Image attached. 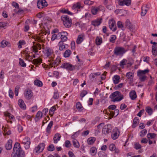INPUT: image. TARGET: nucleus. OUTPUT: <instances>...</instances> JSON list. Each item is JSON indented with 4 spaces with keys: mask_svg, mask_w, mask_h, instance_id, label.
<instances>
[{
    "mask_svg": "<svg viewBox=\"0 0 157 157\" xmlns=\"http://www.w3.org/2000/svg\"><path fill=\"white\" fill-rule=\"evenodd\" d=\"M61 137V136L60 134L56 133L55 134L53 138L54 143L55 144L57 143L60 140Z\"/></svg>",
    "mask_w": 157,
    "mask_h": 157,
    "instance_id": "nucleus-25",
    "label": "nucleus"
},
{
    "mask_svg": "<svg viewBox=\"0 0 157 157\" xmlns=\"http://www.w3.org/2000/svg\"><path fill=\"white\" fill-rule=\"evenodd\" d=\"M34 85L37 86L41 87L43 83L41 81L38 79L35 80L34 82Z\"/></svg>",
    "mask_w": 157,
    "mask_h": 157,
    "instance_id": "nucleus-37",
    "label": "nucleus"
},
{
    "mask_svg": "<svg viewBox=\"0 0 157 157\" xmlns=\"http://www.w3.org/2000/svg\"><path fill=\"white\" fill-rule=\"evenodd\" d=\"M119 110L117 109L115 110L114 111H110L109 115L111 116V117L109 119H111L114 116H115L116 117L119 114Z\"/></svg>",
    "mask_w": 157,
    "mask_h": 157,
    "instance_id": "nucleus-30",
    "label": "nucleus"
},
{
    "mask_svg": "<svg viewBox=\"0 0 157 157\" xmlns=\"http://www.w3.org/2000/svg\"><path fill=\"white\" fill-rule=\"evenodd\" d=\"M104 8L103 6L100 5L98 7L92 6L91 9V12L93 15H96L100 11L104 10Z\"/></svg>",
    "mask_w": 157,
    "mask_h": 157,
    "instance_id": "nucleus-7",
    "label": "nucleus"
},
{
    "mask_svg": "<svg viewBox=\"0 0 157 157\" xmlns=\"http://www.w3.org/2000/svg\"><path fill=\"white\" fill-rule=\"evenodd\" d=\"M134 148L136 149H139L141 147V145L138 143H136L134 144Z\"/></svg>",
    "mask_w": 157,
    "mask_h": 157,
    "instance_id": "nucleus-57",
    "label": "nucleus"
},
{
    "mask_svg": "<svg viewBox=\"0 0 157 157\" xmlns=\"http://www.w3.org/2000/svg\"><path fill=\"white\" fill-rule=\"evenodd\" d=\"M6 23L4 22H0V29L5 28L6 26Z\"/></svg>",
    "mask_w": 157,
    "mask_h": 157,
    "instance_id": "nucleus-64",
    "label": "nucleus"
},
{
    "mask_svg": "<svg viewBox=\"0 0 157 157\" xmlns=\"http://www.w3.org/2000/svg\"><path fill=\"white\" fill-rule=\"evenodd\" d=\"M5 115L6 117H8L10 120L9 122L11 124L12 123V121H15V118H14V116L9 113H5Z\"/></svg>",
    "mask_w": 157,
    "mask_h": 157,
    "instance_id": "nucleus-22",
    "label": "nucleus"
},
{
    "mask_svg": "<svg viewBox=\"0 0 157 157\" xmlns=\"http://www.w3.org/2000/svg\"><path fill=\"white\" fill-rule=\"evenodd\" d=\"M76 67H77V66L76 65V66H74L69 63H65L62 64L61 66H60V67L65 69L67 70L72 71L74 69H75Z\"/></svg>",
    "mask_w": 157,
    "mask_h": 157,
    "instance_id": "nucleus-8",
    "label": "nucleus"
},
{
    "mask_svg": "<svg viewBox=\"0 0 157 157\" xmlns=\"http://www.w3.org/2000/svg\"><path fill=\"white\" fill-rule=\"evenodd\" d=\"M76 107L79 111H81L83 107L80 102H78L76 104Z\"/></svg>",
    "mask_w": 157,
    "mask_h": 157,
    "instance_id": "nucleus-45",
    "label": "nucleus"
},
{
    "mask_svg": "<svg viewBox=\"0 0 157 157\" xmlns=\"http://www.w3.org/2000/svg\"><path fill=\"white\" fill-rule=\"evenodd\" d=\"M153 43L154 44L152 46V52L153 55H156L157 52L156 47L157 43L155 42H154Z\"/></svg>",
    "mask_w": 157,
    "mask_h": 157,
    "instance_id": "nucleus-26",
    "label": "nucleus"
},
{
    "mask_svg": "<svg viewBox=\"0 0 157 157\" xmlns=\"http://www.w3.org/2000/svg\"><path fill=\"white\" fill-rule=\"evenodd\" d=\"M52 59L51 60V59L48 60L49 62L52 67H53L54 66H57L59 65L61 62L60 58L59 56H58L55 60H52Z\"/></svg>",
    "mask_w": 157,
    "mask_h": 157,
    "instance_id": "nucleus-14",
    "label": "nucleus"
},
{
    "mask_svg": "<svg viewBox=\"0 0 157 157\" xmlns=\"http://www.w3.org/2000/svg\"><path fill=\"white\" fill-rule=\"evenodd\" d=\"M111 125L110 124H107L104 126L102 130V133L105 135L108 134L111 132Z\"/></svg>",
    "mask_w": 157,
    "mask_h": 157,
    "instance_id": "nucleus-16",
    "label": "nucleus"
},
{
    "mask_svg": "<svg viewBox=\"0 0 157 157\" xmlns=\"http://www.w3.org/2000/svg\"><path fill=\"white\" fill-rule=\"evenodd\" d=\"M109 97L112 99V101L115 102L121 101L123 99L124 96L120 92L116 91L112 93Z\"/></svg>",
    "mask_w": 157,
    "mask_h": 157,
    "instance_id": "nucleus-2",
    "label": "nucleus"
},
{
    "mask_svg": "<svg viewBox=\"0 0 157 157\" xmlns=\"http://www.w3.org/2000/svg\"><path fill=\"white\" fill-rule=\"evenodd\" d=\"M120 79V76L117 75H115L113 77V83L115 84H118L119 82V79Z\"/></svg>",
    "mask_w": 157,
    "mask_h": 157,
    "instance_id": "nucleus-31",
    "label": "nucleus"
},
{
    "mask_svg": "<svg viewBox=\"0 0 157 157\" xmlns=\"http://www.w3.org/2000/svg\"><path fill=\"white\" fill-rule=\"evenodd\" d=\"M9 43L5 40H2L0 44V47L5 48L7 46H9Z\"/></svg>",
    "mask_w": 157,
    "mask_h": 157,
    "instance_id": "nucleus-36",
    "label": "nucleus"
},
{
    "mask_svg": "<svg viewBox=\"0 0 157 157\" xmlns=\"http://www.w3.org/2000/svg\"><path fill=\"white\" fill-rule=\"evenodd\" d=\"M58 46L60 51H63L65 48H67L68 47V45L66 44L64 45L63 42L62 41H59L58 44Z\"/></svg>",
    "mask_w": 157,
    "mask_h": 157,
    "instance_id": "nucleus-20",
    "label": "nucleus"
},
{
    "mask_svg": "<svg viewBox=\"0 0 157 157\" xmlns=\"http://www.w3.org/2000/svg\"><path fill=\"white\" fill-rule=\"evenodd\" d=\"M85 38L84 35L82 34L79 35L78 36V38L76 40V43L78 44H80L83 40Z\"/></svg>",
    "mask_w": 157,
    "mask_h": 157,
    "instance_id": "nucleus-21",
    "label": "nucleus"
},
{
    "mask_svg": "<svg viewBox=\"0 0 157 157\" xmlns=\"http://www.w3.org/2000/svg\"><path fill=\"white\" fill-rule=\"evenodd\" d=\"M43 37H41L40 36V35L37 36H36L35 39L36 40V41H37L38 42H41L42 40V38Z\"/></svg>",
    "mask_w": 157,
    "mask_h": 157,
    "instance_id": "nucleus-62",
    "label": "nucleus"
},
{
    "mask_svg": "<svg viewBox=\"0 0 157 157\" xmlns=\"http://www.w3.org/2000/svg\"><path fill=\"white\" fill-rule=\"evenodd\" d=\"M126 63H127V60L124 59L120 62L119 64L121 68H123L124 67V65H126Z\"/></svg>",
    "mask_w": 157,
    "mask_h": 157,
    "instance_id": "nucleus-43",
    "label": "nucleus"
},
{
    "mask_svg": "<svg viewBox=\"0 0 157 157\" xmlns=\"http://www.w3.org/2000/svg\"><path fill=\"white\" fill-rule=\"evenodd\" d=\"M96 138L94 137H90L88 138L87 142L88 144H93L96 140Z\"/></svg>",
    "mask_w": 157,
    "mask_h": 157,
    "instance_id": "nucleus-35",
    "label": "nucleus"
},
{
    "mask_svg": "<svg viewBox=\"0 0 157 157\" xmlns=\"http://www.w3.org/2000/svg\"><path fill=\"white\" fill-rule=\"evenodd\" d=\"M149 71V70L148 69H145L144 70H139L137 71V76L139 77L140 81L144 82L145 81L147 77L146 75V74L148 73Z\"/></svg>",
    "mask_w": 157,
    "mask_h": 157,
    "instance_id": "nucleus-4",
    "label": "nucleus"
},
{
    "mask_svg": "<svg viewBox=\"0 0 157 157\" xmlns=\"http://www.w3.org/2000/svg\"><path fill=\"white\" fill-rule=\"evenodd\" d=\"M102 22V19L101 18H98L91 21V25L94 26H98L100 25Z\"/></svg>",
    "mask_w": 157,
    "mask_h": 157,
    "instance_id": "nucleus-18",
    "label": "nucleus"
},
{
    "mask_svg": "<svg viewBox=\"0 0 157 157\" xmlns=\"http://www.w3.org/2000/svg\"><path fill=\"white\" fill-rule=\"evenodd\" d=\"M13 151L11 155V157H23V151L22 150L20 144L16 142L13 147Z\"/></svg>",
    "mask_w": 157,
    "mask_h": 157,
    "instance_id": "nucleus-1",
    "label": "nucleus"
},
{
    "mask_svg": "<svg viewBox=\"0 0 157 157\" xmlns=\"http://www.w3.org/2000/svg\"><path fill=\"white\" fill-rule=\"evenodd\" d=\"M71 54V52L69 49L66 50L64 53L63 56L64 57H69Z\"/></svg>",
    "mask_w": 157,
    "mask_h": 157,
    "instance_id": "nucleus-38",
    "label": "nucleus"
},
{
    "mask_svg": "<svg viewBox=\"0 0 157 157\" xmlns=\"http://www.w3.org/2000/svg\"><path fill=\"white\" fill-rule=\"evenodd\" d=\"M19 64L21 67H25L26 66V63H25L23 60L21 58L19 59Z\"/></svg>",
    "mask_w": 157,
    "mask_h": 157,
    "instance_id": "nucleus-44",
    "label": "nucleus"
},
{
    "mask_svg": "<svg viewBox=\"0 0 157 157\" xmlns=\"http://www.w3.org/2000/svg\"><path fill=\"white\" fill-rule=\"evenodd\" d=\"M45 56L48 57L51 60L53 58L52 55H54L53 50L48 47L46 48L44 50L43 52Z\"/></svg>",
    "mask_w": 157,
    "mask_h": 157,
    "instance_id": "nucleus-6",
    "label": "nucleus"
},
{
    "mask_svg": "<svg viewBox=\"0 0 157 157\" xmlns=\"http://www.w3.org/2000/svg\"><path fill=\"white\" fill-rule=\"evenodd\" d=\"M126 52L125 48L120 46H116L114 49L113 56H122Z\"/></svg>",
    "mask_w": 157,
    "mask_h": 157,
    "instance_id": "nucleus-3",
    "label": "nucleus"
},
{
    "mask_svg": "<svg viewBox=\"0 0 157 157\" xmlns=\"http://www.w3.org/2000/svg\"><path fill=\"white\" fill-rule=\"evenodd\" d=\"M145 110L150 115L152 114L153 112V109L149 106L146 107Z\"/></svg>",
    "mask_w": 157,
    "mask_h": 157,
    "instance_id": "nucleus-42",
    "label": "nucleus"
},
{
    "mask_svg": "<svg viewBox=\"0 0 157 157\" xmlns=\"http://www.w3.org/2000/svg\"><path fill=\"white\" fill-rule=\"evenodd\" d=\"M156 134L154 133H149L147 134V136L148 139H153L156 136Z\"/></svg>",
    "mask_w": 157,
    "mask_h": 157,
    "instance_id": "nucleus-47",
    "label": "nucleus"
},
{
    "mask_svg": "<svg viewBox=\"0 0 157 157\" xmlns=\"http://www.w3.org/2000/svg\"><path fill=\"white\" fill-rule=\"evenodd\" d=\"M129 96L132 100L135 99L137 97L136 93L134 90H132L129 93Z\"/></svg>",
    "mask_w": 157,
    "mask_h": 157,
    "instance_id": "nucleus-33",
    "label": "nucleus"
},
{
    "mask_svg": "<svg viewBox=\"0 0 157 157\" xmlns=\"http://www.w3.org/2000/svg\"><path fill=\"white\" fill-rule=\"evenodd\" d=\"M82 8V7L81 5L80 2H77L74 4L72 7L73 9L77 10Z\"/></svg>",
    "mask_w": 157,
    "mask_h": 157,
    "instance_id": "nucleus-28",
    "label": "nucleus"
},
{
    "mask_svg": "<svg viewBox=\"0 0 157 157\" xmlns=\"http://www.w3.org/2000/svg\"><path fill=\"white\" fill-rule=\"evenodd\" d=\"M133 74L131 72H129L127 73L126 76L128 79H132Z\"/></svg>",
    "mask_w": 157,
    "mask_h": 157,
    "instance_id": "nucleus-49",
    "label": "nucleus"
},
{
    "mask_svg": "<svg viewBox=\"0 0 157 157\" xmlns=\"http://www.w3.org/2000/svg\"><path fill=\"white\" fill-rule=\"evenodd\" d=\"M18 104L19 107L23 109H26V106L24 101L21 99L18 100Z\"/></svg>",
    "mask_w": 157,
    "mask_h": 157,
    "instance_id": "nucleus-24",
    "label": "nucleus"
},
{
    "mask_svg": "<svg viewBox=\"0 0 157 157\" xmlns=\"http://www.w3.org/2000/svg\"><path fill=\"white\" fill-rule=\"evenodd\" d=\"M117 38L116 36L115 35H112L110 37L109 41L110 42L113 43L115 42V40Z\"/></svg>",
    "mask_w": 157,
    "mask_h": 157,
    "instance_id": "nucleus-50",
    "label": "nucleus"
},
{
    "mask_svg": "<svg viewBox=\"0 0 157 157\" xmlns=\"http://www.w3.org/2000/svg\"><path fill=\"white\" fill-rule=\"evenodd\" d=\"M48 4L45 0H37V6L39 9H42L47 6Z\"/></svg>",
    "mask_w": 157,
    "mask_h": 157,
    "instance_id": "nucleus-11",
    "label": "nucleus"
},
{
    "mask_svg": "<svg viewBox=\"0 0 157 157\" xmlns=\"http://www.w3.org/2000/svg\"><path fill=\"white\" fill-rule=\"evenodd\" d=\"M97 149L96 147H91L90 149V152L91 154L92 155H94L96 154L97 153Z\"/></svg>",
    "mask_w": 157,
    "mask_h": 157,
    "instance_id": "nucleus-46",
    "label": "nucleus"
},
{
    "mask_svg": "<svg viewBox=\"0 0 157 157\" xmlns=\"http://www.w3.org/2000/svg\"><path fill=\"white\" fill-rule=\"evenodd\" d=\"M71 144L70 141L67 140L65 141L64 146L66 147H69L71 146Z\"/></svg>",
    "mask_w": 157,
    "mask_h": 157,
    "instance_id": "nucleus-54",
    "label": "nucleus"
},
{
    "mask_svg": "<svg viewBox=\"0 0 157 157\" xmlns=\"http://www.w3.org/2000/svg\"><path fill=\"white\" fill-rule=\"evenodd\" d=\"M24 54H25V56L27 59L30 57V56L29 54V52H30L27 51L26 50H25L24 51Z\"/></svg>",
    "mask_w": 157,
    "mask_h": 157,
    "instance_id": "nucleus-58",
    "label": "nucleus"
},
{
    "mask_svg": "<svg viewBox=\"0 0 157 157\" xmlns=\"http://www.w3.org/2000/svg\"><path fill=\"white\" fill-rule=\"evenodd\" d=\"M120 132L119 129L117 128H115L113 131L111 135L112 139L115 140L117 139L120 134Z\"/></svg>",
    "mask_w": 157,
    "mask_h": 157,
    "instance_id": "nucleus-13",
    "label": "nucleus"
},
{
    "mask_svg": "<svg viewBox=\"0 0 157 157\" xmlns=\"http://www.w3.org/2000/svg\"><path fill=\"white\" fill-rule=\"evenodd\" d=\"M59 94L57 92H54L53 96V98L55 99H57L59 98Z\"/></svg>",
    "mask_w": 157,
    "mask_h": 157,
    "instance_id": "nucleus-63",
    "label": "nucleus"
},
{
    "mask_svg": "<svg viewBox=\"0 0 157 157\" xmlns=\"http://www.w3.org/2000/svg\"><path fill=\"white\" fill-rule=\"evenodd\" d=\"M99 157H107V154L103 152H99L98 153Z\"/></svg>",
    "mask_w": 157,
    "mask_h": 157,
    "instance_id": "nucleus-52",
    "label": "nucleus"
},
{
    "mask_svg": "<svg viewBox=\"0 0 157 157\" xmlns=\"http://www.w3.org/2000/svg\"><path fill=\"white\" fill-rule=\"evenodd\" d=\"M148 5H146L142 7V12L141 15L144 16L147 12V11L149 10V8L148 7Z\"/></svg>",
    "mask_w": 157,
    "mask_h": 157,
    "instance_id": "nucleus-23",
    "label": "nucleus"
},
{
    "mask_svg": "<svg viewBox=\"0 0 157 157\" xmlns=\"http://www.w3.org/2000/svg\"><path fill=\"white\" fill-rule=\"evenodd\" d=\"M147 132V131L146 129H143L140 132V136L142 137H144L146 135Z\"/></svg>",
    "mask_w": 157,
    "mask_h": 157,
    "instance_id": "nucleus-51",
    "label": "nucleus"
},
{
    "mask_svg": "<svg viewBox=\"0 0 157 157\" xmlns=\"http://www.w3.org/2000/svg\"><path fill=\"white\" fill-rule=\"evenodd\" d=\"M19 89V87L17 86H16L15 89L14 93L16 96H17L18 94V91Z\"/></svg>",
    "mask_w": 157,
    "mask_h": 157,
    "instance_id": "nucleus-61",
    "label": "nucleus"
},
{
    "mask_svg": "<svg viewBox=\"0 0 157 157\" xmlns=\"http://www.w3.org/2000/svg\"><path fill=\"white\" fill-rule=\"evenodd\" d=\"M56 106H54L52 107L49 111L50 115L51 116H52L54 114V112L56 110Z\"/></svg>",
    "mask_w": 157,
    "mask_h": 157,
    "instance_id": "nucleus-48",
    "label": "nucleus"
},
{
    "mask_svg": "<svg viewBox=\"0 0 157 157\" xmlns=\"http://www.w3.org/2000/svg\"><path fill=\"white\" fill-rule=\"evenodd\" d=\"M95 43L98 45H100L102 43V38L98 36L97 37L95 40Z\"/></svg>",
    "mask_w": 157,
    "mask_h": 157,
    "instance_id": "nucleus-41",
    "label": "nucleus"
},
{
    "mask_svg": "<svg viewBox=\"0 0 157 157\" xmlns=\"http://www.w3.org/2000/svg\"><path fill=\"white\" fill-rule=\"evenodd\" d=\"M87 92L85 90H83L80 94V96L82 98H83L87 94Z\"/></svg>",
    "mask_w": 157,
    "mask_h": 157,
    "instance_id": "nucleus-59",
    "label": "nucleus"
},
{
    "mask_svg": "<svg viewBox=\"0 0 157 157\" xmlns=\"http://www.w3.org/2000/svg\"><path fill=\"white\" fill-rule=\"evenodd\" d=\"M42 62V59L40 58L34 59L33 61V63L36 65H39Z\"/></svg>",
    "mask_w": 157,
    "mask_h": 157,
    "instance_id": "nucleus-34",
    "label": "nucleus"
},
{
    "mask_svg": "<svg viewBox=\"0 0 157 157\" xmlns=\"http://www.w3.org/2000/svg\"><path fill=\"white\" fill-rule=\"evenodd\" d=\"M24 96L27 100H30L33 96V93L32 91L29 89H27L24 92Z\"/></svg>",
    "mask_w": 157,
    "mask_h": 157,
    "instance_id": "nucleus-17",
    "label": "nucleus"
},
{
    "mask_svg": "<svg viewBox=\"0 0 157 157\" xmlns=\"http://www.w3.org/2000/svg\"><path fill=\"white\" fill-rule=\"evenodd\" d=\"M151 79L149 80L148 82L147 85L149 86H151L154 83V81H153V78L152 79L151 76H150Z\"/></svg>",
    "mask_w": 157,
    "mask_h": 157,
    "instance_id": "nucleus-60",
    "label": "nucleus"
},
{
    "mask_svg": "<svg viewBox=\"0 0 157 157\" xmlns=\"http://www.w3.org/2000/svg\"><path fill=\"white\" fill-rule=\"evenodd\" d=\"M12 141L11 140H9L8 142L6 144L5 147L6 149L7 150H10L11 149L12 147Z\"/></svg>",
    "mask_w": 157,
    "mask_h": 157,
    "instance_id": "nucleus-27",
    "label": "nucleus"
},
{
    "mask_svg": "<svg viewBox=\"0 0 157 157\" xmlns=\"http://www.w3.org/2000/svg\"><path fill=\"white\" fill-rule=\"evenodd\" d=\"M72 143L74 147L76 148H78L80 147V145L76 139H74L72 141Z\"/></svg>",
    "mask_w": 157,
    "mask_h": 157,
    "instance_id": "nucleus-40",
    "label": "nucleus"
},
{
    "mask_svg": "<svg viewBox=\"0 0 157 157\" xmlns=\"http://www.w3.org/2000/svg\"><path fill=\"white\" fill-rule=\"evenodd\" d=\"M68 33L66 32H62L58 33V36H59V39H61V41L64 42L67 40V37Z\"/></svg>",
    "mask_w": 157,
    "mask_h": 157,
    "instance_id": "nucleus-9",
    "label": "nucleus"
},
{
    "mask_svg": "<svg viewBox=\"0 0 157 157\" xmlns=\"http://www.w3.org/2000/svg\"><path fill=\"white\" fill-rule=\"evenodd\" d=\"M131 3V0H119L118 1V4L121 6H124V5L129 6L130 5Z\"/></svg>",
    "mask_w": 157,
    "mask_h": 157,
    "instance_id": "nucleus-19",
    "label": "nucleus"
},
{
    "mask_svg": "<svg viewBox=\"0 0 157 157\" xmlns=\"http://www.w3.org/2000/svg\"><path fill=\"white\" fill-rule=\"evenodd\" d=\"M42 113L40 111H38L36 116V118L35 119V121H37L39 120L42 117Z\"/></svg>",
    "mask_w": 157,
    "mask_h": 157,
    "instance_id": "nucleus-32",
    "label": "nucleus"
},
{
    "mask_svg": "<svg viewBox=\"0 0 157 157\" xmlns=\"http://www.w3.org/2000/svg\"><path fill=\"white\" fill-rule=\"evenodd\" d=\"M139 123V121L138 118L136 117L133 120V123L132 125V127L134 128L136 127Z\"/></svg>",
    "mask_w": 157,
    "mask_h": 157,
    "instance_id": "nucleus-29",
    "label": "nucleus"
},
{
    "mask_svg": "<svg viewBox=\"0 0 157 157\" xmlns=\"http://www.w3.org/2000/svg\"><path fill=\"white\" fill-rule=\"evenodd\" d=\"M109 27L110 29L113 31H115L117 29L115 21L113 19L109 21Z\"/></svg>",
    "mask_w": 157,
    "mask_h": 157,
    "instance_id": "nucleus-15",
    "label": "nucleus"
},
{
    "mask_svg": "<svg viewBox=\"0 0 157 157\" xmlns=\"http://www.w3.org/2000/svg\"><path fill=\"white\" fill-rule=\"evenodd\" d=\"M117 25L118 27L119 28L121 29H122L124 27V26L122 22L121 21H119L117 22Z\"/></svg>",
    "mask_w": 157,
    "mask_h": 157,
    "instance_id": "nucleus-55",
    "label": "nucleus"
},
{
    "mask_svg": "<svg viewBox=\"0 0 157 157\" xmlns=\"http://www.w3.org/2000/svg\"><path fill=\"white\" fill-rule=\"evenodd\" d=\"M61 19L65 27L69 28L71 27L72 24L71 19L68 16L63 15L61 17Z\"/></svg>",
    "mask_w": 157,
    "mask_h": 157,
    "instance_id": "nucleus-5",
    "label": "nucleus"
},
{
    "mask_svg": "<svg viewBox=\"0 0 157 157\" xmlns=\"http://www.w3.org/2000/svg\"><path fill=\"white\" fill-rule=\"evenodd\" d=\"M53 121H52L50 122L46 128V132H47L49 133L50 132L51 128L53 124Z\"/></svg>",
    "mask_w": 157,
    "mask_h": 157,
    "instance_id": "nucleus-39",
    "label": "nucleus"
},
{
    "mask_svg": "<svg viewBox=\"0 0 157 157\" xmlns=\"http://www.w3.org/2000/svg\"><path fill=\"white\" fill-rule=\"evenodd\" d=\"M25 43L24 40L20 41L18 43V47L20 48H21L22 45H25Z\"/></svg>",
    "mask_w": 157,
    "mask_h": 157,
    "instance_id": "nucleus-53",
    "label": "nucleus"
},
{
    "mask_svg": "<svg viewBox=\"0 0 157 157\" xmlns=\"http://www.w3.org/2000/svg\"><path fill=\"white\" fill-rule=\"evenodd\" d=\"M22 143L26 149H28L29 148L31 141L29 137H25L22 140Z\"/></svg>",
    "mask_w": 157,
    "mask_h": 157,
    "instance_id": "nucleus-12",
    "label": "nucleus"
},
{
    "mask_svg": "<svg viewBox=\"0 0 157 157\" xmlns=\"http://www.w3.org/2000/svg\"><path fill=\"white\" fill-rule=\"evenodd\" d=\"M45 145L44 143H42L40 144L37 146L35 147L33 152L36 153H39L42 152L44 149Z\"/></svg>",
    "mask_w": 157,
    "mask_h": 157,
    "instance_id": "nucleus-10",
    "label": "nucleus"
},
{
    "mask_svg": "<svg viewBox=\"0 0 157 157\" xmlns=\"http://www.w3.org/2000/svg\"><path fill=\"white\" fill-rule=\"evenodd\" d=\"M55 150V147L53 144L49 145L48 147V150L49 151H52Z\"/></svg>",
    "mask_w": 157,
    "mask_h": 157,
    "instance_id": "nucleus-56",
    "label": "nucleus"
}]
</instances>
